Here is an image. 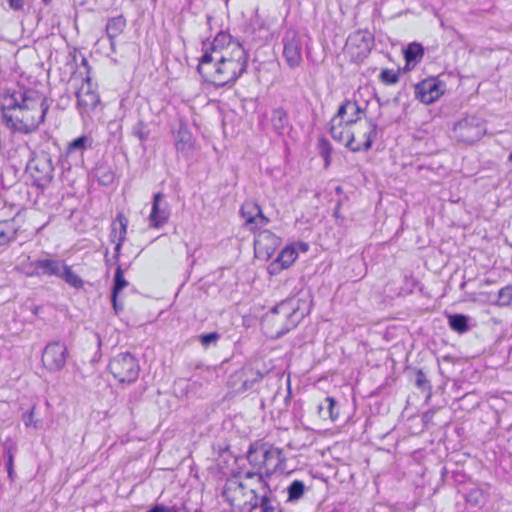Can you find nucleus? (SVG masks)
I'll list each match as a JSON object with an SVG mask.
<instances>
[{"label":"nucleus","instance_id":"1","mask_svg":"<svg viewBox=\"0 0 512 512\" xmlns=\"http://www.w3.org/2000/svg\"><path fill=\"white\" fill-rule=\"evenodd\" d=\"M247 53L226 32H219L212 42L204 43L198 72L206 82L225 86L235 82L247 67Z\"/></svg>","mask_w":512,"mask_h":512},{"label":"nucleus","instance_id":"2","mask_svg":"<svg viewBox=\"0 0 512 512\" xmlns=\"http://www.w3.org/2000/svg\"><path fill=\"white\" fill-rule=\"evenodd\" d=\"M23 101L14 113L4 115V121L15 131L30 133L43 123L49 103L44 95L35 90H27Z\"/></svg>","mask_w":512,"mask_h":512},{"label":"nucleus","instance_id":"3","mask_svg":"<svg viewBox=\"0 0 512 512\" xmlns=\"http://www.w3.org/2000/svg\"><path fill=\"white\" fill-rule=\"evenodd\" d=\"M356 122L357 118H349L345 121V125H342V120L335 117L332 120L331 135L352 151H359L362 148L368 149L376 135V125L373 122H366L363 132L360 133L351 130V125Z\"/></svg>","mask_w":512,"mask_h":512},{"label":"nucleus","instance_id":"4","mask_svg":"<svg viewBox=\"0 0 512 512\" xmlns=\"http://www.w3.org/2000/svg\"><path fill=\"white\" fill-rule=\"evenodd\" d=\"M305 314L299 313V305L295 299H286L270 309L263 318L265 324L275 327V337L280 338L295 328L304 318Z\"/></svg>","mask_w":512,"mask_h":512},{"label":"nucleus","instance_id":"5","mask_svg":"<svg viewBox=\"0 0 512 512\" xmlns=\"http://www.w3.org/2000/svg\"><path fill=\"white\" fill-rule=\"evenodd\" d=\"M246 458L252 465L262 464L266 468V476L282 470L281 466L286 461L283 450L277 447H265L257 442L250 444Z\"/></svg>","mask_w":512,"mask_h":512},{"label":"nucleus","instance_id":"6","mask_svg":"<svg viewBox=\"0 0 512 512\" xmlns=\"http://www.w3.org/2000/svg\"><path fill=\"white\" fill-rule=\"evenodd\" d=\"M108 369L119 382L132 383L138 378L140 365L130 352H122L110 359Z\"/></svg>","mask_w":512,"mask_h":512},{"label":"nucleus","instance_id":"7","mask_svg":"<svg viewBox=\"0 0 512 512\" xmlns=\"http://www.w3.org/2000/svg\"><path fill=\"white\" fill-rule=\"evenodd\" d=\"M374 46V35L368 30H357L351 33L345 45L346 53L355 62L365 59Z\"/></svg>","mask_w":512,"mask_h":512},{"label":"nucleus","instance_id":"8","mask_svg":"<svg viewBox=\"0 0 512 512\" xmlns=\"http://www.w3.org/2000/svg\"><path fill=\"white\" fill-rule=\"evenodd\" d=\"M486 128L481 119L477 117H467L454 125L453 137L465 144H472L478 141L485 133Z\"/></svg>","mask_w":512,"mask_h":512},{"label":"nucleus","instance_id":"9","mask_svg":"<svg viewBox=\"0 0 512 512\" xmlns=\"http://www.w3.org/2000/svg\"><path fill=\"white\" fill-rule=\"evenodd\" d=\"M69 356L68 348L64 342H49L42 352V364L49 372H59L65 365Z\"/></svg>","mask_w":512,"mask_h":512},{"label":"nucleus","instance_id":"10","mask_svg":"<svg viewBox=\"0 0 512 512\" xmlns=\"http://www.w3.org/2000/svg\"><path fill=\"white\" fill-rule=\"evenodd\" d=\"M25 176L33 186L43 190L53 179L52 162H25Z\"/></svg>","mask_w":512,"mask_h":512},{"label":"nucleus","instance_id":"11","mask_svg":"<svg viewBox=\"0 0 512 512\" xmlns=\"http://www.w3.org/2000/svg\"><path fill=\"white\" fill-rule=\"evenodd\" d=\"M302 38L294 30L286 32L283 38V56L290 68L298 67L302 62Z\"/></svg>","mask_w":512,"mask_h":512},{"label":"nucleus","instance_id":"12","mask_svg":"<svg viewBox=\"0 0 512 512\" xmlns=\"http://www.w3.org/2000/svg\"><path fill=\"white\" fill-rule=\"evenodd\" d=\"M240 215L245 220V226L255 232L269 223V218L263 214L261 207L253 201H246L240 208Z\"/></svg>","mask_w":512,"mask_h":512},{"label":"nucleus","instance_id":"13","mask_svg":"<svg viewBox=\"0 0 512 512\" xmlns=\"http://www.w3.org/2000/svg\"><path fill=\"white\" fill-rule=\"evenodd\" d=\"M260 362H252L245 364L240 371L237 372L241 380V389L243 391L255 390L256 385L268 374V370Z\"/></svg>","mask_w":512,"mask_h":512},{"label":"nucleus","instance_id":"14","mask_svg":"<svg viewBox=\"0 0 512 512\" xmlns=\"http://www.w3.org/2000/svg\"><path fill=\"white\" fill-rule=\"evenodd\" d=\"M444 92V84L436 78H428L415 86L416 97L425 104L436 101Z\"/></svg>","mask_w":512,"mask_h":512},{"label":"nucleus","instance_id":"15","mask_svg":"<svg viewBox=\"0 0 512 512\" xmlns=\"http://www.w3.org/2000/svg\"><path fill=\"white\" fill-rule=\"evenodd\" d=\"M76 97L77 108L82 116L88 115L100 103L99 95L92 89L89 78L77 90Z\"/></svg>","mask_w":512,"mask_h":512},{"label":"nucleus","instance_id":"16","mask_svg":"<svg viewBox=\"0 0 512 512\" xmlns=\"http://www.w3.org/2000/svg\"><path fill=\"white\" fill-rule=\"evenodd\" d=\"M65 262L57 258H39L30 263V276H47L59 278Z\"/></svg>","mask_w":512,"mask_h":512},{"label":"nucleus","instance_id":"17","mask_svg":"<svg viewBox=\"0 0 512 512\" xmlns=\"http://www.w3.org/2000/svg\"><path fill=\"white\" fill-rule=\"evenodd\" d=\"M282 240L269 230H261L254 239L255 252L270 258L280 247Z\"/></svg>","mask_w":512,"mask_h":512},{"label":"nucleus","instance_id":"18","mask_svg":"<svg viewBox=\"0 0 512 512\" xmlns=\"http://www.w3.org/2000/svg\"><path fill=\"white\" fill-rule=\"evenodd\" d=\"M298 253L294 245H288L281 250L277 258L269 265L270 274H277L289 268L297 259Z\"/></svg>","mask_w":512,"mask_h":512},{"label":"nucleus","instance_id":"19","mask_svg":"<svg viewBox=\"0 0 512 512\" xmlns=\"http://www.w3.org/2000/svg\"><path fill=\"white\" fill-rule=\"evenodd\" d=\"M269 121L272 130L279 136L287 135L292 129L288 113L282 107H276L272 109Z\"/></svg>","mask_w":512,"mask_h":512},{"label":"nucleus","instance_id":"20","mask_svg":"<svg viewBox=\"0 0 512 512\" xmlns=\"http://www.w3.org/2000/svg\"><path fill=\"white\" fill-rule=\"evenodd\" d=\"M164 195L161 192H157L153 196V204L151 213L149 216L150 225L154 228L162 227L169 218V213L166 209L160 208V201L163 199Z\"/></svg>","mask_w":512,"mask_h":512},{"label":"nucleus","instance_id":"21","mask_svg":"<svg viewBox=\"0 0 512 512\" xmlns=\"http://www.w3.org/2000/svg\"><path fill=\"white\" fill-rule=\"evenodd\" d=\"M317 413L323 420L335 422L340 414V407L333 397H325L317 406Z\"/></svg>","mask_w":512,"mask_h":512},{"label":"nucleus","instance_id":"22","mask_svg":"<svg viewBox=\"0 0 512 512\" xmlns=\"http://www.w3.org/2000/svg\"><path fill=\"white\" fill-rule=\"evenodd\" d=\"M27 95L25 91H15L11 94L3 95L0 98V106L2 109V118L4 119L5 114L14 113V110L18 109L24 102V97Z\"/></svg>","mask_w":512,"mask_h":512},{"label":"nucleus","instance_id":"23","mask_svg":"<svg viewBox=\"0 0 512 512\" xmlns=\"http://www.w3.org/2000/svg\"><path fill=\"white\" fill-rule=\"evenodd\" d=\"M175 147L181 153V157H188L194 147L192 134L186 127L181 126L175 136Z\"/></svg>","mask_w":512,"mask_h":512},{"label":"nucleus","instance_id":"24","mask_svg":"<svg viewBox=\"0 0 512 512\" xmlns=\"http://www.w3.org/2000/svg\"><path fill=\"white\" fill-rule=\"evenodd\" d=\"M128 219L126 216L119 212L116 215L115 220L111 224L110 241L115 242L116 240L125 241L127 234Z\"/></svg>","mask_w":512,"mask_h":512},{"label":"nucleus","instance_id":"25","mask_svg":"<svg viewBox=\"0 0 512 512\" xmlns=\"http://www.w3.org/2000/svg\"><path fill=\"white\" fill-rule=\"evenodd\" d=\"M19 227L15 219L0 222V247L9 245L17 238Z\"/></svg>","mask_w":512,"mask_h":512},{"label":"nucleus","instance_id":"26","mask_svg":"<svg viewBox=\"0 0 512 512\" xmlns=\"http://www.w3.org/2000/svg\"><path fill=\"white\" fill-rule=\"evenodd\" d=\"M91 144L92 141L88 137L81 136L69 143L66 156L71 158H83L85 151L91 148Z\"/></svg>","mask_w":512,"mask_h":512},{"label":"nucleus","instance_id":"27","mask_svg":"<svg viewBox=\"0 0 512 512\" xmlns=\"http://www.w3.org/2000/svg\"><path fill=\"white\" fill-rule=\"evenodd\" d=\"M93 175L103 186L112 184L115 179L114 170L107 162H98L93 169Z\"/></svg>","mask_w":512,"mask_h":512},{"label":"nucleus","instance_id":"28","mask_svg":"<svg viewBox=\"0 0 512 512\" xmlns=\"http://www.w3.org/2000/svg\"><path fill=\"white\" fill-rule=\"evenodd\" d=\"M467 504L473 508L481 509L489 499V493L483 488H473L465 496Z\"/></svg>","mask_w":512,"mask_h":512},{"label":"nucleus","instance_id":"29","mask_svg":"<svg viewBox=\"0 0 512 512\" xmlns=\"http://www.w3.org/2000/svg\"><path fill=\"white\" fill-rule=\"evenodd\" d=\"M469 321L470 317L464 314L455 313L448 315L449 327L459 334H463L470 329Z\"/></svg>","mask_w":512,"mask_h":512},{"label":"nucleus","instance_id":"30","mask_svg":"<svg viewBox=\"0 0 512 512\" xmlns=\"http://www.w3.org/2000/svg\"><path fill=\"white\" fill-rule=\"evenodd\" d=\"M126 27V20L122 15L113 17L108 20L106 25V33L108 38L113 41L118 35H120Z\"/></svg>","mask_w":512,"mask_h":512},{"label":"nucleus","instance_id":"31","mask_svg":"<svg viewBox=\"0 0 512 512\" xmlns=\"http://www.w3.org/2000/svg\"><path fill=\"white\" fill-rule=\"evenodd\" d=\"M59 278L75 289H80L84 285V281L81 277L74 273L71 267L66 265V263L64 264V268L61 270Z\"/></svg>","mask_w":512,"mask_h":512},{"label":"nucleus","instance_id":"32","mask_svg":"<svg viewBox=\"0 0 512 512\" xmlns=\"http://www.w3.org/2000/svg\"><path fill=\"white\" fill-rule=\"evenodd\" d=\"M287 494L288 502H295L299 500L306 491V486L303 481L301 480H294L291 482V484L287 487Z\"/></svg>","mask_w":512,"mask_h":512},{"label":"nucleus","instance_id":"33","mask_svg":"<svg viewBox=\"0 0 512 512\" xmlns=\"http://www.w3.org/2000/svg\"><path fill=\"white\" fill-rule=\"evenodd\" d=\"M361 112L362 109L356 102L346 101L339 107L336 118L343 120L344 115L350 113V118H357L358 121Z\"/></svg>","mask_w":512,"mask_h":512},{"label":"nucleus","instance_id":"34","mask_svg":"<svg viewBox=\"0 0 512 512\" xmlns=\"http://www.w3.org/2000/svg\"><path fill=\"white\" fill-rule=\"evenodd\" d=\"M128 284V281L124 277V271L121 265L118 264L114 274L111 293L114 295L119 294L125 287L128 286Z\"/></svg>","mask_w":512,"mask_h":512},{"label":"nucleus","instance_id":"35","mask_svg":"<svg viewBox=\"0 0 512 512\" xmlns=\"http://www.w3.org/2000/svg\"><path fill=\"white\" fill-rule=\"evenodd\" d=\"M424 54L423 48L420 44L412 43L409 44L407 49L405 50V59L407 63H411L412 61H417L421 59Z\"/></svg>","mask_w":512,"mask_h":512},{"label":"nucleus","instance_id":"36","mask_svg":"<svg viewBox=\"0 0 512 512\" xmlns=\"http://www.w3.org/2000/svg\"><path fill=\"white\" fill-rule=\"evenodd\" d=\"M414 384L423 392L431 390V384L423 370L418 369L414 375Z\"/></svg>","mask_w":512,"mask_h":512},{"label":"nucleus","instance_id":"37","mask_svg":"<svg viewBox=\"0 0 512 512\" xmlns=\"http://www.w3.org/2000/svg\"><path fill=\"white\" fill-rule=\"evenodd\" d=\"M270 492L265 490L264 494L258 499V508H260V512H274L275 506L272 504V499L270 497Z\"/></svg>","mask_w":512,"mask_h":512},{"label":"nucleus","instance_id":"38","mask_svg":"<svg viewBox=\"0 0 512 512\" xmlns=\"http://www.w3.org/2000/svg\"><path fill=\"white\" fill-rule=\"evenodd\" d=\"M221 335L214 331V332H210V333H205V334H201L199 335V341L200 343L202 344L203 347L207 348L209 347L210 345H216L217 341L220 339Z\"/></svg>","mask_w":512,"mask_h":512},{"label":"nucleus","instance_id":"39","mask_svg":"<svg viewBox=\"0 0 512 512\" xmlns=\"http://www.w3.org/2000/svg\"><path fill=\"white\" fill-rule=\"evenodd\" d=\"M3 449L6 457V465L14 464V455L17 451L16 444L7 440L3 443Z\"/></svg>","mask_w":512,"mask_h":512},{"label":"nucleus","instance_id":"40","mask_svg":"<svg viewBox=\"0 0 512 512\" xmlns=\"http://www.w3.org/2000/svg\"><path fill=\"white\" fill-rule=\"evenodd\" d=\"M380 80L384 84H395L399 80V75L394 70L384 69L380 73Z\"/></svg>","mask_w":512,"mask_h":512},{"label":"nucleus","instance_id":"41","mask_svg":"<svg viewBox=\"0 0 512 512\" xmlns=\"http://www.w3.org/2000/svg\"><path fill=\"white\" fill-rule=\"evenodd\" d=\"M512 300V286H505L498 292L497 302L500 305H507Z\"/></svg>","mask_w":512,"mask_h":512},{"label":"nucleus","instance_id":"42","mask_svg":"<svg viewBox=\"0 0 512 512\" xmlns=\"http://www.w3.org/2000/svg\"><path fill=\"white\" fill-rule=\"evenodd\" d=\"M319 154L324 160H329L331 157V145L326 139H320L318 142Z\"/></svg>","mask_w":512,"mask_h":512},{"label":"nucleus","instance_id":"43","mask_svg":"<svg viewBox=\"0 0 512 512\" xmlns=\"http://www.w3.org/2000/svg\"><path fill=\"white\" fill-rule=\"evenodd\" d=\"M34 410L35 407H32L29 411L23 413L22 420L26 427H33L35 429H38V422L34 420Z\"/></svg>","mask_w":512,"mask_h":512},{"label":"nucleus","instance_id":"44","mask_svg":"<svg viewBox=\"0 0 512 512\" xmlns=\"http://www.w3.org/2000/svg\"><path fill=\"white\" fill-rule=\"evenodd\" d=\"M254 477H257L258 482L262 485L264 490H268L270 492L269 484L267 481H265L264 475L261 472L247 471L244 474L245 479H252Z\"/></svg>","mask_w":512,"mask_h":512},{"label":"nucleus","instance_id":"45","mask_svg":"<svg viewBox=\"0 0 512 512\" xmlns=\"http://www.w3.org/2000/svg\"><path fill=\"white\" fill-rule=\"evenodd\" d=\"M250 492L252 495H254V504H249L248 502H245L241 507V512H252L258 508L259 495L254 489H252Z\"/></svg>","mask_w":512,"mask_h":512},{"label":"nucleus","instance_id":"46","mask_svg":"<svg viewBox=\"0 0 512 512\" xmlns=\"http://www.w3.org/2000/svg\"><path fill=\"white\" fill-rule=\"evenodd\" d=\"M346 198L347 197H344L343 199H339L337 201L336 206L333 211V216L336 218L338 225H343V223L345 222V217L343 215H341L340 209H341V206Z\"/></svg>","mask_w":512,"mask_h":512},{"label":"nucleus","instance_id":"47","mask_svg":"<svg viewBox=\"0 0 512 512\" xmlns=\"http://www.w3.org/2000/svg\"><path fill=\"white\" fill-rule=\"evenodd\" d=\"M134 134L140 139L145 140L147 138V133L144 131V127L142 124H138L134 127Z\"/></svg>","mask_w":512,"mask_h":512},{"label":"nucleus","instance_id":"48","mask_svg":"<svg viewBox=\"0 0 512 512\" xmlns=\"http://www.w3.org/2000/svg\"><path fill=\"white\" fill-rule=\"evenodd\" d=\"M117 297H118V294L114 295L111 293V302L113 305V309L116 314H119L123 310V305L118 303Z\"/></svg>","mask_w":512,"mask_h":512},{"label":"nucleus","instance_id":"49","mask_svg":"<svg viewBox=\"0 0 512 512\" xmlns=\"http://www.w3.org/2000/svg\"><path fill=\"white\" fill-rule=\"evenodd\" d=\"M8 2L13 10H22L24 7V0H8Z\"/></svg>","mask_w":512,"mask_h":512},{"label":"nucleus","instance_id":"50","mask_svg":"<svg viewBox=\"0 0 512 512\" xmlns=\"http://www.w3.org/2000/svg\"><path fill=\"white\" fill-rule=\"evenodd\" d=\"M115 242H116V245L114 248V257L113 258L115 259L116 262H118L119 257H120L121 248L125 241L116 240Z\"/></svg>","mask_w":512,"mask_h":512},{"label":"nucleus","instance_id":"51","mask_svg":"<svg viewBox=\"0 0 512 512\" xmlns=\"http://www.w3.org/2000/svg\"><path fill=\"white\" fill-rule=\"evenodd\" d=\"M296 247V250L301 252H307L309 250V244L307 242H297L296 244H293Z\"/></svg>","mask_w":512,"mask_h":512},{"label":"nucleus","instance_id":"52","mask_svg":"<svg viewBox=\"0 0 512 512\" xmlns=\"http://www.w3.org/2000/svg\"><path fill=\"white\" fill-rule=\"evenodd\" d=\"M8 477L11 481L14 479V464L6 465Z\"/></svg>","mask_w":512,"mask_h":512},{"label":"nucleus","instance_id":"53","mask_svg":"<svg viewBox=\"0 0 512 512\" xmlns=\"http://www.w3.org/2000/svg\"><path fill=\"white\" fill-rule=\"evenodd\" d=\"M335 193H336L337 195H342V194H343V188H342V186H340V185L336 186V187H335Z\"/></svg>","mask_w":512,"mask_h":512},{"label":"nucleus","instance_id":"54","mask_svg":"<svg viewBox=\"0 0 512 512\" xmlns=\"http://www.w3.org/2000/svg\"><path fill=\"white\" fill-rule=\"evenodd\" d=\"M41 310L42 306H35L32 311L35 315H38L41 312Z\"/></svg>","mask_w":512,"mask_h":512},{"label":"nucleus","instance_id":"55","mask_svg":"<svg viewBox=\"0 0 512 512\" xmlns=\"http://www.w3.org/2000/svg\"><path fill=\"white\" fill-rule=\"evenodd\" d=\"M105 263L106 265H111V260L108 258V251H106V254H105Z\"/></svg>","mask_w":512,"mask_h":512},{"label":"nucleus","instance_id":"56","mask_svg":"<svg viewBox=\"0 0 512 512\" xmlns=\"http://www.w3.org/2000/svg\"><path fill=\"white\" fill-rule=\"evenodd\" d=\"M238 487H239L240 489H245V488H246V486H245V484H244L243 482H239V483H238Z\"/></svg>","mask_w":512,"mask_h":512},{"label":"nucleus","instance_id":"57","mask_svg":"<svg viewBox=\"0 0 512 512\" xmlns=\"http://www.w3.org/2000/svg\"><path fill=\"white\" fill-rule=\"evenodd\" d=\"M446 473H447V469L445 467H443L442 471H441L442 477H444Z\"/></svg>","mask_w":512,"mask_h":512},{"label":"nucleus","instance_id":"58","mask_svg":"<svg viewBox=\"0 0 512 512\" xmlns=\"http://www.w3.org/2000/svg\"><path fill=\"white\" fill-rule=\"evenodd\" d=\"M290 396H291V390H290V386H288V396L286 397V399H288Z\"/></svg>","mask_w":512,"mask_h":512},{"label":"nucleus","instance_id":"59","mask_svg":"<svg viewBox=\"0 0 512 512\" xmlns=\"http://www.w3.org/2000/svg\"><path fill=\"white\" fill-rule=\"evenodd\" d=\"M509 358H511V359H512V347H511V348H510V350H509Z\"/></svg>","mask_w":512,"mask_h":512},{"label":"nucleus","instance_id":"60","mask_svg":"<svg viewBox=\"0 0 512 512\" xmlns=\"http://www.w3.org/2000/svg\"><path fill=\"white\" fill-rule=\"evenodd\" d=\"M329 164H330V162H329V161H326V162H325V168H326V169L328 168Z\"/></svg>","mask_w":512,"mask_h":512},{"label":"nucleus","instance_id":"61","mask_svg":"<svg viewBox=\"0 0 512 512\" xmlns=\"http://www.w3.org/2000/svg\"><path fill=\"white\" fill-rule=\"evenodd\" d=\"M248 503L249 504H254V497L250 501H248Z\"/></svg>","mask_w":512,"mask_h":512},{"label":"nucleus","instance_id":"62","mask_svg":"<svg viewBox=\"0 0 512 512\" xmlns=\"http://www.w3.org/2000/svg\"><path fill=\"white\" fill-rule=\"evenodd\" d=\"M508 160H512V153L509 155Z\"/></svg>","mask_w":512,"mask_h":512},{"label":"nucleus","instance_id":"63","mask_svg":"<svg viewBox=\"0 0 512 512\" xmlns=\"http://www.w3.org/2000/svg\"><path fill=\"white\" fill-rule=\"evenodd\" d=\"M330 512H340V511H339V510H337V509H334V510H332V511H330Z\"/></svg>","mask_w":512,"mask_h":512},{"label":"nucleus","instance_id":"64","mask_svg":"<svg viewBox=\"0 0 512 512\" xmlns=\"http://www.w3.org/2000/svg\"><path fill=\"white\" fill-rule=\"evenodd\" d=\"M194 512H202L201 509H196Z\"/></svg>","mask_w":512,"mask_h":512}]
</instances>
